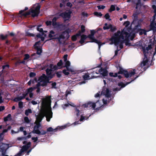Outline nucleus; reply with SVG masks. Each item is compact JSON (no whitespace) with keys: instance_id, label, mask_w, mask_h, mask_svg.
Wrapping results in <instances>:
<instances>
[{"instance_id":"obj_1","label":"nucleus","mask_w":156,"mask_h":156,"mask_svg":"<svg viewBox=\"0 0 156 156\" xmlns=\"http://www.w3.org/2000/svg\"><path fill=\"white\" fill-rule=\"evenodd\" d=\"M152 48V44H150L146 48L144 47H142V49L143 51L144 57L143 61L140 63L139 65V66L140 67L142 68L144 66L147 65V62H148V59L147 58L148 55L149 56H151V55H152V53L153 52V50L152 51H149V50H151Z\"/></svg>"},{"instance_id":"obj_2","label":"nucleus","mask_w":156,"mask_h":156,"mask_svg":"<svg viewBox=\"0 0 156 156\" xmlns=\"http://www.w3.org/2000/svg\"><path fill=\"white\" fill-rule=\"evenodd\" d=\"M124 35L125 36L126 39H127L129 37V34L125 30H123L121 32L119 30L114 34L113 39H115V40H116L115 41H116V43H117V41H119V39L124 40Z\"/></svg>"},{"instance_id":"obj_3","label":"nucleus","mask_w":156,"mask_h":156,"mask_svg":"<svg viewBox=\"0 0 156 156\" xmlns=\"http://www.w3.org/2000/svg\"><path fill=\"white\" fill-rule=\"evenodd\" d=\"M124 35L125 36L126 39H127L129 37V34L125 30H123L121 32L119 30L114 34L113 39H115V40H116L115 41H116V43H117V41H119V39L124 40Z\"/></svg>"},{"instance_id":"obj_4","label":"nucleus","mask_w":156,"mask_h":156,"mask_svg":"<svg viewBox=\"0 0 156 156\" xmlns=\"http://www.w3.org/2000/svg\"><path fill=\"white\" fill-rule=\"evenodd\" d=\"M124 35L125 36L126 39H127L129 37V34L125 30H123L121 32L119 30L114 34L113 39H115V40H116L115 41H116V43H117V41H119V39L124 40Z\"/></svg>"},{"instance_id":"obj_5","label":"nucleus","mask_w":156,"mask_h":156,"mask_svg":"<svg viewBox=\"0 0 156 156\" xmlns=\"http://www.w3.org/2000/svg\"><path fill=\"white\" fill-rule=\"evenodd\" d=\"M40 5L38 4L34 9H30L29 11L23 13L22 15L24 16V17H26L27 16L30 15V13H32L31 16L33 17H37L40 12Z\"/></svg>"},{"instance_id":"obj_6","label":"nucleus","mask_w":156,"mask_h":156,"mask_svg":"<svg viewBox=\"0 0 156 156\" xmlns=\"http://www.w3.org/2000/svg\"><path fill=\"white\" fill-rule=\"evenodd\" d=\"M69 29H66L65 31L62 32V34H60L59 36L58 37H53V39H57L58 41V42L61 44L62 42L61 41V39H64L66 38V37L67 39H68L69 37Z\"/></svg>"},{"instance_id":"obj_7","label":"nucleus","mask_w":156,"mask_h":156,"mask_svg":"<svg viewBox=\"0 0 156 156\" xmlns=\"http://www.w3.org/2000/svg\"><path fill=\"white\" fill-rule=\"evenodd\" d=\"M42 110L44 115L46 116L47 121L48 122L50 121V119L52 117V112L51 107L50 106L44 108Z\"/></svg>"},{"instance_id":"obj_8","label":"nucleus","mask_w":156,"mask_h":156,"mask_svg":"<svg viewBox=\"0 0 156 156\" xmlns=\"http://www.w3.org/2000/svg\"><path fill=\"white\" fill-rule=\"evenodd\" d=\"M118 73L122 74L125 77L128 78L134 75L135 74V72L134 71L128 72L127 70H125L122 67L119 66V71L118 72Z\"/></svg>"},{"instance_id":"obj_9","label":"nucleus","mask_w":156,"mask_h":156,"mask_svg":"<svg viewBox=\"0 0 156 156\" xmlns=\"http://www.w3.org/2000/svg\"><path fill=\"white\" fill-rule=\"evenodd\" d=\"M40 41H39L36 42L34 45V48L37 50L36 53H34L31 55V56L36 55V54L38 55H41L42 52V47L40 45Z\"/></svg>"},{"instance_id":"obj_10","label":"nucleus","mask_w":156,"mask_h":156,"mask_svg":"<svg viewBox=\"0 0 156 156\" xmlns=\"http://www.w3.org/2000/svg\"><path fill=\"white\" fill-rule=\"evenodd\" d=\"M31 144V143L30 142H28L27 144L23 145L19 152L14 156H21L23 152L27 151L30 147Z\"/></svg>"},{"instance_id":"obj_11","label":"nucleus","mask_w":156,"mask_h":156,"mask_svg":"<svg viewBox=\"0 0 156 156\" xmlns=\"http://www.w3.org/2000/svg\"><path fill=\"white\" fill-rule=\"evenodd\" d=\"M87 38H89L90 40L91 41H89V42H94L98 44V48L99 49L100 48L101 45L102 44H105V43L102 44L100 41L96 39L95 38H94V36L93 35H92L90 34L88 35L87 36Z\"/></svg>"},{"instance_id":"obj_12","label":"nucleus","mask_w":156,"mask_h":156,"mask_svg":"<svg viewBox=\"0 0 156 156\" xmlns=\"http://www.w3.org/2000/svg\"><path fill=\"white\" fill-rule=\"evenodd\" d=\"M113 36L111 38L110 40L113 43H114L115 45H117L118 44H119V47L120 49H122L123 48V43L124 42V40H121V39H119V41H117V43H116V42L115 41V40L114 39H113Z\"/></svg>"},{"instance_id":"obj_13","label":"nucleus","mask_w":156,"mask_h":156,"mask_svg":"<svg viewBox=\"0 0 156 156\" xmlns=\"http://www.w3.org/2000/svg\"><path fill=\"white\" fill-rule=\"evenodd\" d=\"M98 101V100L95 103H93L89 101L87 103L83 105V106L85 108H88L89 109L93 108L94 109H95V108L96 106V103H97Z\"/></svg>"},{"instance_id":"obj_14","label":"nucleus","mask_w":156,"mask_h":156,"mask_svg":"<svg viewBox=\"0 0 156 156\" xmlns=\"http://www.w3.org/2000/svg\"><path fill=\"white\" fill-rule=\"evenodd\" d=\"M72 13V12L69 11L68 12H66L61 13L59 15V16L62 17L64 19H65V21L67 20L65 19L66 18H68V19L70 18L71 17V14Z\"/></svg>"},{"instance_id":"obj_15","label":"nucleus","mask_w":156,"mask_h":156,"mask_svg":"<svg viewBox=\"0 0 156 156\" xmlns=\"http://www.w3.org/2000/svg\"><path fill=\"white\" fill-rule=\"evenodd\" d=\"M36 125L34 127V130L32 131L33 133H36L37 134H41V131L38 129L41 126V124L40 123H37L35 122Z\"/></svg>"},{"instance_id":"obj_16","label":"nucleus","mask_w":156,"mask_h":156,"mask_svg":"<svg viewBox=\"0 0 156 156\" xmlns=\"http://www.w3.org/2000/svg\"><path fill=\"white\" fill-rule=\"evenodd\" d=\"M65 67H66V70L69 72H71L73 74H75L76 73V71L74 70L73 69L69 68V66L70 65V63L69 61H67L65 62Z\"/></svg>"},{"instance_id":"obj_17","label":"nucleus","mask_w":156,"mask_h":156,"mask_svg":"<svg viewBox=\"0 0 156 156\" xmlns=\"http://www.w3.org/2000/svg\"><path fill=\"white\" fill-rule=\"evenodd\" d=\"M98 72H99V73L104 77L107 76L108 75V71L105 69L101 68L98 70Z\"/></svg>"},{"instance_id":"obj_18","label":"nucleus","mask_w":156,"mask_h":156,"mask_svg":"<svg viewBox=\"0 0 156 156\" xmlns=\"http://www.w3.org/2000/svg\"><path fill=\"white\" fill-rule=\"evenodd\" d=\"M156 14H155L153 16L152 21L151 22L150 25V27L151 30H156V27L154 26V22L156 18Z\"/></svg>"},{"instance_id":"obj_19","label":"nucleus","mask_w":156,"mask_h":156,"mask_svg":"<svg viewBox=\"0 0 156 156\" xmlns=\"http://www.w3.org/2000/svg\"><path fill=\"white\" fill-rule=\"evenodd\" d=\"M139 14L137 11L133 13V20L131 23V25H135L136 23V21L138 20V16Z\"/></svg>"},{"instance_id":"obj_20","label":"nucleus","mask_w":156,"mask_h":156,"mask_svg":"<svg viewBox=\"0 0 156 156\" xmlns=\"http://www.w3.org/2000/svg\"><path fill=\"white\" fill-rule=\"evenodd\" d=\"M138 76H137L135 78H134L133 79H132L130 82H126V83H124L122 82H120L118 83V85L119 86H121V87L120 88H122L125 87L126 85H128V84L130 83L132 81H133L135 80L137 77H138Z\"/></svg>"},{"instance_id":"obj_21","label":"nucleus","mask_w":156,"mask_h":156,"mask_svg":"<svg viewBox=\"0 0 156 156\" xmlns=\"http://www.w3.org/2000/svg\"><path fill=\"white\" fill-rule=\"evenodd\" d=\"M99 72H98V70H96V71H91L89 72V74H92V78H94L97 77L99 76H97L96 74H99Z\"/></svg>"},{"instance_id":"obj_22","label":"nucleus","mask_w":156,"mask_h":156,"mask_svg":"<svg viewBox=\"0 0 156 156\" xmlns=\"http://www.w3.org/2000/svg\"><path fill=\"white\" fill-rule=\"evenodd\" d=\"M49 33H50L48 34V36L49 37L51 38V39H50V40L53 39V37H55L57 35H58V34H55V32L53 30H51L50 31Z\"/></svg>"},{"instance_id":"obj_23","label":"nucleus","mask_w":156,"mask_h":156,"mask_svg":"<svg viewBox=\"0 0 156 156\" xmlns=\"http://www.w3.org/2000/svg\"><path fill=\"white\" fill-rule=\"evenodd\" d=\"M105 94L106 97L107 98L109 99V98H111V95L110 91L107 88L105 92ZM112 100L111 98L110 99V101Z\"/></svg>"},{"instance_id":"obj_24","label":"nucleus","mask_w":156,"mask_h":156,"mask_svg":"<svg viewBox=\"0 0 156 156\" xmlns=\"http://www.w3.org/2000/svg\"><path fill=\"white\" fill-rule=\"evenodd\" d=\"M65 27V25L63 23H60L59 22L57 23L55 25L54 27L56 28L57 29H59L60 28H64Z\"/></svg>"},{"instance_id":"obj_25","label":"nucleus","mask_w":156,"mask_h":156,"mask_svg":"<svg viewBox=\"0 0 156 156\" xmlns=\"http://www.w3.org/2000/svg\"><path fill=\"white\" fill-rule=\"evenodd\" d=\"M134 27L133 28L134 30L136 32H138L139 31L142 30L141 28V26L138 25L137 24H135Z\"/></svg>"},{"instance_id":"obj_26","label":"nucleus","mask_w":156,"mask_h":156,"mask_svg":"<svg viewBox=\"0 0 156 156\" xmlns=\"http://www.w3.org/2000/svg\"><path fill=\"white\" fill-rule=\"evenodd\" d=\"M59 18V16L57 17H54L52 20V25L53 27H55V25L57 23L56 21Z\"/></svg>"},{"instance_id":"obj_27","label":"nucleus","mask_w":156,"mask_h":156,"mask_svg":"<svg viewBox=\"0 0 156 156\" xmlns=\"http://www.w3.org/2000/svg\"><path fill=\"white\" fill-rule=\"evenodd\" d=\"M46 75L44 74H43L42 75L40 76L38 78V81H40L41 82L44 81L45 80Z\"/></svg>"},{"instance_id":"obj_28","label":"nucleus","mask_w":156,"mask_h":156,"mask_svg":"<svg viewBox=\"0 0 156 156\" xmlns=\"http://www.w3.org/2000/svg\"><path fill=\"white\" fill-rule=\"evenodd\" d=\"M45 71L46 72L47 76H51L52 74V69L47 68L46 69Z\"/></svg>"},{"instance_id":"obj_29","label":"nucleus","mask_w":156,"mask_h":156,"mask_svg":"<svg viewBox=\"0 0 156 156\" xmlns=\"http://www.w3.org/2000/svg\"><path fill=\"white\" fill-rule=\"evenodd\" d=\"M49 67L50 68V69H54V70H58L59 69H61V67L58 68L57 65L53 66L52 64H50V65Z\"/></svg>"},{"instance_id":"obj_30","label":"nucleus","mask_w":156,"mask_h":156,"mask_svg":"<svg viewBox=\"0 0 156 156\" xmlns=\"http://www.w3.org/2000/svg\"><path fill=\"white\" fill-rule=\"evenodd\" d=\"M89 74V73H86L82 77L84 80L85 81L90 79Z\"/></svg>"},{"instance_id":"obj_31","label":"nucleus","mask_w":156,"mask_h":156,"mask_svg":"<svg viewBox=\"0 0 156 156\" xmlns=\"http://www.w3.org/2000/svg\"><path fill=\"white\" fill-rule=\"evenodd\" d=\"M28 9V8L27 7H25V9L24 10L20 11L19 12V14L20 15L18 16L21 18H22L23 16H23L22 15V14L23 13Z\"/></svg>"},{"instance_id":"obj_32","label":"nucleus","mask_w":156,"mask_h":156,"mask_svg":"<svg viewBox=\"0 0 156 156\" xmlns=\"http://www.w3.org/2000/svg\"><path fill=\"white\" fill-rule=\"evenodd\" d=\"M43 117V116L41 115H39L36 118V120L35 122L40 123V122L41 121Z\"/></svg>"},{"instance_id":"obj_33","label":"nucleus","mask_w":156,"mask_h":156,"mask_svg":"<svg viewBox=\"0 0 156 156\" xmlns=\"http://www.w3.org/2000/svg\"><path fill=\"white\" fill-rule=\"evenodd\" d=\"M9 119L10 120H11L12 119L11 115L10 114H9L7 116L4 117V122H7L8 120Z\"/></svg>"},{"instance_id":"obj_34","label":"nucleus","mask_w":156,"mask_h":156,"mask_svg":"<svg viewBox=\"0 0 156 156\" xmlns=\"http://www.w3.org/2000/svg\"><path fill=\"white\" fill-rule=\"evenodd\" d=\"M36 89V88L35 87H30L27 90V93L28 94L30 93H32V91L33 90H34V89Z\"/></svg>"},{"instance_id":"obj_35","label":"nucleus","mask_w":156,"mask_h":156,"mask_svg":"<svg viewBox=\"0 0 156 156\" xmlns=\"http://www.w3.org/2000/svg\"><path fill=\"white\" fill-rule=\"evenodd\" d=\"M154 63L152 62H151L150 64V65L148 64V63H147V65L146 66H144V68L143 69H144V71H145L146 70V69L149 67L153 65L154 64Z\"/></svg>"},{"instance_id":"obj_36","label":"nucleus","mask_w":156,"mask_h":156,"mask_svg":"<svg viewBox=\"0 0 156 156\" xmlns=\"http://www.w3.org/2000/svg\"><path fill=\"white\" fill-rule=\"evenodd\" d=\"M55 73L58 78H60L61 77L62 73V72L61 71H59L58 72H55Z\"/></svg>"},{"instance_id":"obj_37","label":"nucleus","mask_w":156,"mask_h":156,"mask_svg":"<svg viewBox=\"0 0 156 156\" xmlns=\"http://www.w3.org/2000/svg\"><path fill=\"white\" fill-rule=\"evenodd\" d=\"M143 21V19H140L138 20L136 22V23L135 24L139 25L141 26L142 23Z\"/></svg>"},{"instance_id":"obj_38","label":"nucleus","mask_w":156,"mask_h":156,"mask_svg":"<svg viewBox=\"0 0 156 156\" xmlns=\"http://www.w3.org/2000/svg\"><path fill=\"white\" fill-rule=\"evenodd\" d=\"M110 29V32H113L115 31L117 29L115 26H113V25L112 24V26L111 27Z\"/></svg>"},{"instance_id":"obj_39","label":"nucleus","mask_w":156,"mask_h":156,"mask_svg":"<svg viewBox=\"0 0 156 156\" xmlns=\"http://www.w3.org/2000/svg\"><path fill=\"white\" fill-rule=\"evenodd\" d=\"M25 35L26 36H28V37H34L35 36V34L31 33L28 32H26L25 33Z\"/></svg>"},{"instance_id":"obj_40","label":"nucleus","mask_w":156,"mask_h":156,"mask_svg":"<svg viewBox=\"0 0 156 156\" xmlns=\"http://www.w3.org/2000/svg\"><path fill=\"white\" fill-rule=\"evenodd\" d=\"M32 113V111L30 109H28L25 111V114L27 116L29 115V114Z\"/></svg>"},{"instance_id":"obj_41","label":"nucleus","mask_w":156,"mask_h":156,"mask_svg":"<svg viewBox=\"0 0 156 156\" xmlns=\"http://www.w3.org/2000/svg\"><path fill=\"white\" fill-rule=\"evenodd\" d=\"M94 15L97 17H101L102 16V14L101 12H94Z\"/></svg>"},{"instance_id":"obj_42","label":"nucleus","mask_w":156,"mask_h":156,"mask_svg":"<svg viewBox=\"0 0 156 156\" xmlns=\"http://www.w3.org/2000/svg\"><path fill=\"white\" fill-rule=\"evenodd\" d=\"M115 5H111L110 7V8L109 10V12H112L113 11H114L115 10Z\"/></svg>"},{"instance_id":"obj_43","label":"nucleus","mask_w":156,"mask_h":156,"mask_svg":"<svg viewBox=\"0 0 156 156\" xmlns=\"http://www.w3.org/2000/svg\"><path fill=\"white\" fill-rule=\"evenodd\" d=\"M63 64L62 61V60H60L57 63V66L58 68L61 67V66Z\"/></svg>"},{"instance_id":"obj_44","label":"nucleus","mask_w":156,"mask_h":156,"mask_svg":"<svg viewBox=\"0 0 156 156\" xmlns=\"http://www.w3.org/2000/svg\"><path fill=\"white\" fill-rule=\"evenodd\" d=\"M104 17L106 20H108L109 21L111 20V19L110 18V16L108 13H106Z\"/></svg>"},{"instance_id":"obj_45","label":"nucleus","mask_w":156,"mask_h":156,"mask_svg":"<svg viewBox=\"0 0 156 156\" xmlns=\"http://www.w3.org/2000/svg\"><path fill=\"white\" fill-rule=\"evenodd\" d=\"M112 26V24H110L108 25L106 27H103V29L104 30H108L110 29L111 27Z\"/></svg>"},{"instance_id":"obj_46","label":"nucleus","mask_w":156,"mask_h":156,"mask_svg":"<svg viewBox=\"0 0 156 156\" xmlns=\"http://www.w3.org/2000/svg\"><path fill=\"white\" fill-rule=\"evenodd\" d=\"M77 37L75 34L73 35L71 37L72 40L73 41H76L77 39Z\"/></svg>"},{"instance_id":"obj_47","label":"nucleus","mask_w":156,"mask_h":156,"mask_svg":"<svg viewBox=\"0 0 156 156\" xmlns=\"http://www.w3.org/2000/svg\"><path fill=\"white\" fill-rule=\"evenodd\" d=\"M88 118V117H87L86 116H84L82 115L81 116V118L80 119V121H83L85 119H87Z\"/></svg>"},{"instance_id":"obj_48","label":"nucleus","mask_w":156,"mask_h":156,"mask_svg":"<svg viewBox=\"0 0 156 156\" xmlns=\"http://www.w3.org/2000/svg\"><path fill=\"white\" fill-rule=\"evenodd\" d=\"M36 76V74L35 73L31 72L29 74V76L30 77H33Z\"/></svg>"},{"instance_id":"obj_49","label":"nucleus","mask_w":156,"mask_h":156,"mask_svg":"<svg viewBox=\"0 0 156 156\" xmlns=\"http://www.w3.org/2000/svg\"><path fill=\"white\" fill-rule=\"evenodd\" d=\"M80 28H81V31L82 33H84L85 31V27L84 25H82L81 26Z\"/></svg>"},{"instance_id":"obj_50","label":"nucleus","mask_w":156,"mask_h":156,"mask_svg":"<svg viewBox=\"0 0 156 156\" xmlns=\"http://www.w3.org/2000/svg\"><path fill=\"white\" fill-rule=\"evenodd\" d=\"M24 120L25 122L27 123H29L30 122V121L28 118L27 116L24 117Z\"/></svg>"},{"instance_id":"obj_51","label":"nucleus","mask_w":156,"mask_h":156,"mask_svg":"<svg viewBox=\"0 0 156 156\" xmlns=\"http://www.w3.org/2000/svg\"><path fill=\"white\" fill-rule=\"evenodd\" d=\"M156 42L155 40H154L153 41V42H152V39H150V40L149 43L150 44H152V46H153L156 44Z\"/></svg>"},{"instance_id":"obj_52","label":"nucleus","mask_w":156,"mask_h":156,"mask_svg":"<svg viewBox=\"0 0 156 156\" xmlns=\"http://www.w3.org/2000/svg\"><path fill=\"white\" fill-rule=\"evenodd\" d=\"M87 38V37L85 34H83L81 36V38L84 41H85Z\"/></svg>"},{"instance_id":"obj_53","label":"nucleus","mask_w":156,"mask_h":156,"mask_svg":"<svg viewBox=\"0 0 156 156\" xmlns=\"http://www.w3.org/2000/svg\"><path fill=\"white\" fill-rule=\"evenodd\" d=\"M1 36L2 40H4L6 38H7L8 36V35L6 34L5 36H4L3 35H1Z\"/></svg>"},{"instance_id":"obj_54","label":"nucleus","mask_w":156,"mask_h":156,"mask_svg":"<svg viewBox=\"0 0 156 156\" xmlns=\"http://www.w3.org/2000/svg\"><path fill=\"white\" fill-rule=\"evenodd\" d=\"M45 23L47 26H50L51 25L52 23V22L51 21H47Z\"/></svg>"},{"instance_id":"obj_55","label":"nucleus","mask_w":156,"mask_h":156,"mask_svg":"<svg viewBox=\"0 0 156 156\" xmlns=\"http://www.w3.org/2000/svg\"><path fill=\"white\" fill-rule=\"evenodd\" d=\"M30 58V55L29 54H27L25 55V57L24 58V60H26Z\"/></svg>"},{"instance_id":"obj_56","label":"nucleus","mask_w":156,"mask_h":156,"mask_svg":"<svg viewBox=\"0 0 156 156\" xmlns=\"http://www.w3.org/2000/svg\"><path fill=\"white\" fill-rule=\"evenodd\" d=\"M105 6L103 5H98L97 6V7L98 9H103L105 8Z\"/></svg>"},{"instance_id":"obj_57","label":"nucleus","mask_w":156,"mask_h":156,"mask_svg":"<svg viewBox=\"0 0 156 156\" xmlns=\"http://www.w3.org/2000/svg\"><path fill=\"white\" fill-rule=\"evenodd\" d=\"M62 72L65 75L67 76L69 74V73L67 72L66 70L65 69L63 70Z\"/></svg>"},{"instance_id":"obj_58","label":"nucleus","mask_w":156,"mask_h":156,"mask_svg":"<svg viewBox=\"0 0 156 156\" xmlns=\"http://www.w3.org/2000/svg\"><path fill=\"white\" fill-rule=\"evenodd\" d=\"M23 102H22V101L19 102L18 103L19 107L20 108H23Z\"/></svg>"},{"instance_id":"obj_59","label":"nucleus","mask_w":156,"mask_h":156,"mask_svg":"<svg viewBox=\"0 0 156 156\" xmlns=\"http://www.w3.org/2000/svg\"><path fill=\"white\" fill-rule=\"evenodd\" d=\"M52 83L51 84L52 88H57L56 87V82H54L52 83Z\"/></svg>"},{"instance_id":"obj_60","label":"nucleus","mask_w":156,"mask_h":156,"mask_svg":"<svg viewBox=\"0 0 156 156\" xmlns=\"http://www.w3.org/2000/svg\"><path fill=\"white\" fill-rule=\"evenodd\" d=\"M17 139L18 140H26V138L25 137H18Z\"/></svg>"},{"instance_id":"obj_61","label":"nucleus","mask_w":156,"mask_h":156,"mask_svg":"<svg viewBox=\"0 0 156 156\" xmlns=\"http://www.w3.org/2000/svg\"><path fill=\"white\" fill-rule=\"evenodd\" d=\"M75 111L76 112V115L77 116H78L79 115V113L80 112V111L77 108H76V109H75Z\"/></svg>"},{"instance_id":"obj_62","label":"nucleus","mask_w":156,"mask_h":156,"mask_svg":"<svg viewBox=\"0 0 156 156\" xmlns=\"http://www.w3.org/2000/svg\"><path fill=\"white\" fill-rule=\"evenodd\" d=\"M37 30L38 31H39L40 32H41L42 33V31H43V29L42 28H40L39 27V26L38 27H37Z\"/></svg>"},{"instance_id":"obj_63","label":"nucleus","mask_w":156,"mask_h":156,"mask_svg":"<svg viewBox=\"0 0 156 156\" xmlns=\"http://www.w3.org/2000/svg\"><path fill=\"white\" fill-rule=\"evenodd\" d=\"M130 24V22L129 21H127L126 22H125L124 23V25H126V26H128Z\"/></svg>"},{"instance_id":"obj_64","label":"nucleus","mask_w":156,"mask_h":156,"mask_svg":"<svg viewBox=\"0 0 156 156\" xmlns=\"http://www.w3.org/2000/svg\"><path fill=\"white\" fill-rule=\"evenodd\" d=\"M32 140H34V142H36L38 140L37 137H32Z\"/></svg>"}]
</instances>
